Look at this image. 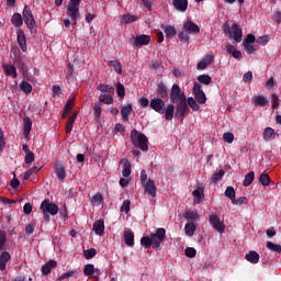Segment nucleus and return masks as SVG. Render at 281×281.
<instances>
[{
  "label": "nucleus",
  "instance_id": "nucleus-14",
  "mask_svg": "<svg viewBox=\"0 0 281 281\" xmlns=\"http://www.w3.org/2000/svg\"><path fill=\"white\" fill-rule=\"evenodd\" d=\"M16 38L20 45V49L27 52V38L25 37V32H23V29L16 30Z\"/></svg>",
  "mask_w": 281,
  "mask_h": 281
},
{
  "label": "nucleus",
  "instance_id": "nucleus-33",
  "mask_svg": "<svg viewBox=\"0 0 281 281\" xmlns=\"http://www.w3.org/2000/svg\"><path fill=\"white\" fill-rule=\"evenodd\" d=\"M133 112V105L128 104L122 108L121 115L124 122H128V115Z\"/></svg>",
  "mask_w": 281,
  "mask_h": 281
},
{
  "label": "nucleus",
  "instance_id": "nucleus-10",
  "mask_svg": "<svg viewBox=\"0 0 281 281\" xmlns=\"http://www.w3.org/2000/svg\"><path fill=\"white\" fill-rule=\"evenodd\" d=\"M209 221L216 232H218L220 234H223V232H225V223L221 222L218 215L212 214Z\"/></svg>",
  "mask_w": 281,
  "mask_h": 281
},
{
  "label": "nucleus",
  "instance_id": "nucleus-8",
  "mask_svg": "<svg viewBox=\"0 0 281 281\" xmlns=\"http://www.w3.org/2000/svg\"><path fill=\"white\" fill-rule=\"evenodd\" d=\"M149 106L156 111V113H160L161 115H164V111H166V102L159 98L151 99Z\"/></svg>",
  "mask_w": 281,
  "mask_h": 281
},
{
  "label": "nucleus",
  "instance_id": "nucleus-1",
  "mask_svg": "<svg viewBox=\"0 0 281 281\" xmlns=\"http://www.w3.org/2000/svg\"><path fill=\"white\" fill-rule=\"evenodd\" d=\"M131 140L135 148H139L144 153L148 151V137H146L143 133H139L137 130H133L131 132Z\"/></svg>",
  "mask_w": 281,
  "mask_h": 281
},
{
  "label": "nucleus",
  "instance_id": "nucleus-58",
  "mask_svg": "<svg viewBox=\"0 0 281 281\" xmlns=\"http://www.w3.org/2000/svg\"><path fill=\"white\" fill-rule=\"evenodd\" d=\"M103 200L104 199L102 198V193H97L91 199L92 203H94L95 205H102Z\"/></svg>",
  "mask_w": 281,
  "mask_h": 281
},
{
  "label": "nucleus",
  "instance_id": "nucleus-34",
  "mask_svg": "<svg viewBox=\"0 0 281 281\" xmlns=\"http://www.w3.org/2000/svg\"><path fill=\"white\" fill-rule=\"evenodd\" d=\"M95 271H98V269H95L93 263H88L83 268V276H86L87 278H91V276H93Z\"/></svg>",
  "mask_w": 281,
  "mask_h": 281
},
{
  "label": "nucleus",
  "instance_id": "nucleus-51",
  "mask_svg": "<svg viewBox=\"0 0 281 281\" xmlns=\"http://www.w3.org/2000/svg\"><path fill=\"white\" fill-rule=\"evenodd\" d=\"M267 249H270V251H276V254H281V246L273 244L272 241L267 243Z\"/></svg>",
  "mask_w": 281,
  "mask_h": 281
},
{
  "label": "nucleus",
  "instance_id": "nucleus-18",
  "mask_svg": "<svg viewBox=\"0 0 281 281\" xmlns=\"http://www.w3.org/2000/svg\"><path fill=\"white\" fill-rule=\"evenodd\" d=\"M57 265L58 262L55 260H49L46 262L41 269L43 276H49V273H52V269H56Z\"/></svg>",
  "mask_w": 281,
  "mask_h": 281
},
{
  "label": "nucleus",
  "instance_id": "nucleus-12",
  "mask_svg": "<svg viewBox=\"0 0 281 281\" xmlns=\"http://www.w3.org/2000/svg\"><path fill=\"white\" fill-rule=\"evenodd\" d=\"M184 99H186V94H183L181 92V88L179 87V85L175 83L171 87L170 100L172 102H179V101L184 100Z\"/></svg>",
  "mask_w": 281,
  "mask_h": 281
},
{
  "label": "nucleus",
  "instance_id": "nucleus-52",
  "mask_svg": "<svg viewBox=\"0 0 281 281\" xmlns=\"http://www.w3.org/2000/svg\"><path fill=\"white\" fill-rule=\"evenodd\" d=\"M261 186H269L271 183V178L267 173H261L259 177Z\"/></svg>",
  "mask_w": 281,
  "mask_h": 281
},
{
  "label": "nucleus",
  "instance_id": "nucleus-29",
  "mask_svg": "<svg viewBox=\"0 0 281 281\" xmlns=\"http://www.w3.org/2000/svg\"><path fill=\"white\" fill-rule=\"evenodd\" d=\"M164 113H165V119L168 122H171L172 117H175V105L168 104L167 108L165 109Z\"/></svg>",
  "mask_w": 281,
  "mask_h": 281
},
{
  "label": "nucleus",
  "instance_id": "nucleus-35",
  "mask_svg": "<svg viewBox=\"0 0 281 281\" xmlns=\"http://www.w3.org/2000/svg\"><path fill=\"white\" fill-rule=\"evenodd\" d=\"M120 19L121 23H125L126 25H128V23H135V21H137V16L133 14H124L121 15Z\"/></svg>",
  "mask_w": 281,
  "mask_h": 281
},
{
  "label": "nucleus",
  "instance_id": "nucleus-36",
  "mask_svg": "<svg viewBox=\"0 0 281 281\" xmlns=\"http://www.w3.org/2000/svg\"><path fill=\"white\" fill-rule=\"evenodd\" d=\"M223 177H225V170L222 169L211 177L210 183H218V181L223 180Z\"/></svg>",
  "mask_w": 281,
  "mask_h": 281
},
{
  "label": "nucleus",
  "instance_id": "nucleus-23",
  "mask_svg": "<svg viewBox=\"0 0 281 281\" xmlns=\"http://www.w3.org/2000/svg\"><path fill=\"white\" fill-rule=\"evenodd\" d=\"M172 3L178 12H186L188 10V0H172Z\"/></svg>",
  "mask_w": 281,
  "mask_h": 281
},
{
  "label": "nucleus",
  "instance_id": "nucleus-62",
  "mask_svg": "<svg viewBox=\"0 0 281 281\" xmlns=\"http://www.w3.org/2000/svg\"><path fill=\"white\" fill-rule=\"evenodd\" d=\"M269 40H270L269 35H265V36L258 37L256 40V43H258V45L265 46V45H267V43H269Z\"/></svg>",
  "mask_w": 281,
  "mask_h": 281
},
{
  "label": "nucleus",
  "instance_id": "nucleus-49",
  "mask_svg": "<svg viewBox=\"0 0 281 281\" xmlns=\"http://www.w3.org/2000/svg\"><path fill=\"white\" fill-rule=\"evenodd\" d=\"M99 102H103V104H113V97L110 94H100Z\"/></svg>",
  "mask_w": 281,
  "mask_h": 281
},
{
  "label": "nucleus",
  "instance_id": "nucleus-45",
  "mask_svg": "<svg viewBox=\"0 0 281 281\" xmlns=\"http://www.w3.org/2000/svg\"><path fill=\"white\" fill-rule=\"evenodd\" d=\"M140 245L145 247V249H150L153 247V239L151 237L145 236L140 239Z\"/></svg>",
  "mask_w": 281,
  "mask_h": 281
},
{
  "label": "nucleus",
  "instance_id": "nucleus-57",
  "mask_svg": "<svg viewBox=\"0 0 281 281\" xmlns=\"http://www.w3.org/2000/svg\"><path fill=\"white\" fill-rule=\"evenodd\" d=\"M121 212H124V214H128L131 212V201L124 200L121 206Z\"/></svg>",
  "mask_w": 281,
  "mask_h": 281
},
{
  "label": "nucleus",
  "instance_id": "nucleus-26",
  "mask_svg": "<svg viewBox=\"0 0 281 281\" xmlns=\"http://www.w3.org/2000/svg\"><path fill=\"white\" fill-rule=\"evenodd\" d=\"M10 252L3 251L0 256V271H5V267L10 260Z\"/></svg>",
  "mask_w": 281,
  "mask_h": 281
},
{
  "label": "nucleus",
  "instance_id": "nucleus-17",
  "mask_svg": "<svg viewBox=\"0 0 281 281\" xmlns=\"http://www.w3.org/2000/svg\"><path fill=\"white\" fill-rule=\"evenodd\" d=\"M54 170L59 181H65V179H67V171L65 170V166L63 164L55 162Z\"/></svg>",
  "mask_w": 281,
  "mask_h": 281
},
{
  "label": "nucleus",
  "instance_id": "nucleus-56",
  "mask_svg": "<svg viewBox=\"0 0 281 281\" xmlns=\"http://www.w3.org/2000/svg\"><path fill=\"white\" fill-rule=\"evenodd\" d=\"M158 93L159 95H161L162 98H168V88L166 87V85L160 83L158 86Z\"/></svg>",
  "mask_w": 281,
  "mask_h": 281
},
{
  "label": "nucleus",
  "instance_id": "nucleus-42",
  "mask_svg": "<svg viewBox=\"0 0 281 281\" xmlns=\"http://www.w3.org/2000/svg\"><path fill=\"white\" fill-rule=\"evenodd\" d=\"M122 164H124V168L122 171L123 177H131V161L123 159Z\"/></svg>",
  "mask_w": 281,
  "mask_h": 281
},
{
  "label": "nucleus",
  "instance_id": "nucleus-3",
  "mask_svg": "<svg viewBox=\"0 0 281 281\" xmlns=\"http://www.w3.org/2000/svg\"><path fill=\"white\" fill-rule=\"evenodd\" d=\"M66 14L76 25L78 23V19H80V0H70L67 5Z\"/></svg>",
  "mask_w": 281,
  "mask_h": 281
},
{
  "label": "nucleus",
  "instance_id": "nucleus-38",
  "mask_svg": "<svg viewBox=\"0 0 281 281\" xmlns=\"http://www.w3.org/2000/svg\"><path fill=\"white\" fill-rule=\"evenodd\" d=\"M254 179H256V173H254V171L248 172L244 179V187L249 188V186L254 183Z\"/></svg>",
  "mask_w": 281,
  "mask_h": 281
},
{
  "label": "nucleus",
  "instance_id": "nucleus-44",
  "mask_svg": "<svg viewBox=\"0 0 281 281\" xmlns=\"http://www.w3.org/2000/svg\"><path fill=\"white\" fill-rule=\"evenodd\" d=\"M108 65L110 67H113L114 70L116 71V74H119V75L122 74V64L120 61H117V60H110V61H108Z\"/></svg>",
  "mask_w": 281,
  "mask_h": 281
},
{
  "label": "nucleus",
  "instance_id": "nucleus-60",
  "mask_svg": "<svg viewBox=\"0 0 281 281\" xmlns=\"http://www.w3.org/2000/svg\"><path fill=\"white\" fill-rule=\"evenodd\" d=\"M244 49L247 52V54H255L256 47H254V44L244 43Z\"/></svg>",
  "mask_w": 281,
  "mask_h": 281
},
{
  "label": "nucleus",
  "instance_id": "nucleus-59",
  "mask_svg": "<svg viewBox=\"0 0 281 281\" xmlns=\"http://www.w3.org/2000/svg\"><path fill=\"white\" fill-rule=\"evenodd\" d=\"M102 115V103L94 104V117L98 120Z\"/></svg>",
  "mask_w": 281,
  "mask_h": 281
},
{
  "label": "nucleus",
  "instance_id": "nucleus-13",
  "mask_svg": "<svg viewBox=\"0 0 281 281\" xmlns=\"http://www.w3.org/2000/svg\"><path fill=\"white\" fill-rule=\"evenodd\" d=\"M214 61V55L212 53L206 54L205 57L201 59V61L198 63L196 69L199 71H203V69H207L210 65Z\"/></svg>",
  "mask_w": 281,
  "mask_h": 281
},
{
  "label": "nucleus",
  "instance_id": "nucleus-27",
  "mask_svg": "<svg viewBox=\"0 0 281 281\" xmlns=\"http://www.w3.org/2000/svg\"><path fill=\"white\" fill-rule=\"evenodd\" d=\"M263 139L265 142H271V139H276V130L272 127H266L263 131Z\"/></svg>",
  "mask_w": 281,
  "mask_h": 281
},
{
  "label": "nucleus",
  "instance_id": "nucleus-47",
  "mask_svg": "<svg viewBox=\"0 0 281 281\" xmlns=\"http://www.w3.org/2000/svg\"><path fill=\"white\" fill-rule=\"evenodd\" d=\"M97 254H98V250H95V248H90L83 251V256L86 260H91V258H95Z\"/></svg>",
  "mask_w": 281,
  "mask_h": 281
},
{
  "label": "nucleus",
  "instance_id": "nucleus-9",
  "mask_svg": "<svg viewBox=\"0 0 281 281\" xmlns=\"http://www.w3.org/2000/svg\"><path fill=\"white\" fill-rule=\"evenodd\" d=\"M131 43L133 47H144V45H148V43H150V37L146 34L136 35L135 37L131 38Z\"/></svg>",
  "mask_w": 281,
  "mask_h": 281
},
{
  "label": "nucleus",
  "instance_id": "nucleus-39",
  "mask_svg": "<svg viewBox=\"0 0 281 281\" xmlns=\"http://www.w3.org/2000/svg\"><path fill=\"white\" fill-rule=\"evenodd\" d=\"M24 136L27 137L32 131V119L31 117H25L24 121Z\"/></svg>",
  "mask_w": 281,
  "mask_h": 281
},
{
  "label": "nucleus",
  "instance_id": "nucleus-31",
  "mask_svg": "<svg viewBox=\"0 0 281 281\" xmlns=\"http://www.w3.org/2000/svg\"><path fill=\"white\" fill-rule=\"evenodd\" d=\"M186 235L189 237L194 236V232H196V224L192 222H188L184 226Z\"/></svg>",
  "mask_w": 281,
  "mask_h": 281
},
{
  "label": "nucleus",
  "instance_id": "nucleus-64",
  "mask_svg": "<svg viewBox=\"0 0 281 281\" xmlns=\"http://www.w3.org/2000/svg\"><path fill=\"white\" fill-rule=\"evenodd\" d=\"M24 161L27 166H32V162L34 161V153L31 151L26 154Z\"/></svg>",
  "mask_w": 281,
  "mask_h": 281
},
{
  "label": "nucleus",
  "instance_id": "nucleus-30",
  "mask_svg": "<svg viewBox=\"0 0 281 281\" xmlns=\"http://www.w3.org/2000/svg\"><path fill=\"white\" fill-rule=\"evenodd\" d=\"M184 218H187L188 223H196L199 221V213L195 211H188L184 213Z\"/></svg>",
  "mask_w": 281,
  "mask_h": 281
},
{
  "label": "nucleus",
  "instance_id": "nucleus-32",
  "mask_svg": "<svg viewBox=\"0 0 281 281\" xmlns=\"http://www.w3.org/2000/svg\"><path fill=\"white\" fill-rule=\"evenodd\" d=\"M164 32L166 34V38H175V36H177V29L172 25L165 26Z\"/></svg>",
  "mask_w": 281,
  "mask_h": 281
},
{
  "label": "nucleus",
  "instance_id": "nucleus-25",
  "mask_svg": "<svg viewBox=\"0 0 281 281\" xmlns=\"http://www.w3.org/2000/svg\"><path fill=\"white\" fill-rule=\"evenodd\" d=\"M11 23L12 25H14V27H19V30H21V27L23 26V15H21L20 13H14L11 16Z\"/></svg>",
  "mask_w": 281,
  "mask_h": 281
},
{
  "label": "nucleus",
  "instance_id": "nucleus-55",
  "mask_svg": "<svg viewBox=\"0 0 281 281\" xmlns=\"http://www.w3.org/2000/svg\"><path fill=\"white\" fill-rule=\"evenodd\" d=\"M116 92H117L119 98H124V95H126V90L124 88V85L117 82L116 83Z\"/></svg>",
  "mask_w": 281,
  "mask_h": 281
},
{
  "label": "nucleus",
  "instance_id": "nucleus-4",
  "mask_svg": "<svg viewBox=\"0 0 281 281\" xmlns=\"http://www.w3.org/2000/svg\"><path fill=\"white\" fill-rule=\"evenodd\" d=\"M224 32L227 38H234L235 43H240V41H243V29H240L238 24L227 26Z\"/></svg>",
  "mask_w": 281,
  "mask_h": 281
},
{
  "label": "nucleus",
  "instance_id": "nucleus-37",
  "mask_svg": "<svg viewBox=\"0 0 281 281\" xmlns=\"http://www.w3.org/2000/svg\"><path fill=\"white\" fill-rule=\"evenodd\" d=\"M76 117H78L77 113H74L71 116H69L66 124V133H71V131L74 130V123L76 122Z\"/></svg>",
  "mask_w": 281,
  "mask_h": 281
},
{
  "label": "nucleus",
  "instance_id": "nucleus-16",
  "mask_svg": "<svg viewBox=\"0 0 281 281\" xmlns=\"http://www.w3.org/2000/svg\"><path fill=\"white\" fill-rule=\"evenodd\" d=\"M143 188L145 193L149 196H157V187L155 186V181H153V179L147 180V182L143 184Z\"/></svg>",
  "mask_w": 281,
  "mask_h": 281
},
{
  "label": "nucleus",
  "instance_id": "nucleus-11",
  "mask_svg": "<svg viewBox=\"0 0 281 281\" xmlns=\"http://www.w3.org/2000/svg\"><path fill=\"white\" fill-rule=\"evenodd\" d=\"M176 117H183L188 113V99L176 101Z\"/></svg>",
  "mask_w": 281,
  "mask_h": 281
},
{
  "label": "nucleus",
  "instance_id": "nucleus-53",
  "mask_svg": "<svg viewBox=\"0 0 281 281\" xmlns=\"http://www.w3.org/2000/svg\"><path fill=\"white\" fill-rule=\"evenodd\" d=\"M247 203H249V201L247 200V198H245V196H240V198H238V199H234L233 201H232V204L233 205H247Z\"/></svg>",
  "mask_w": 281,
  "mask_h": 281
},
{
  "label": "nucleus",
  "instance_id": "nucleus-41",
  "mask_svg": "<svg viewBox=\"0 0 281 281\" xmlns=\"http://www.w3.org/2000/svg\"><path fill=\"white\" fill-rule=\"evenodd\" d=\"M20 89L21 91H23V93H25L26 95H30V93H32V85H30V82L27 81H22L20 83Z\"/></svg>",
  "mask_w": 281,
  "mask_h": 281
},
{
  "label": "nucleus",
  "instance_id": "nucleus-19",
  "mask_svg": "<svg viewBox=\"0 0 281 281\" xmlns=\"http://www.w3.org/2000/svg\"><path fill=\"white\" fill-rule=\"evenodd\" d=\"M2 69L5 76H10L11 78H16L18 74H16V67L14 65L3 64Z\"/></svg>",
  "mask_w": 281,
  "mask_h": 281
},
{
  "label": "nucleus",
  "instance_id": "nucleus-54",
  "mask_svg": "<svg viewBox=\"0 0 281 281\" xmlns=\"http://www.w3.org/2000/svg\"><path fill=\"white\" fill-rule=\"evenodd\" d=\"M223 139L226 144H233L234 143V133H232V132L224 133Z\"/></svg>",
  "mask_w": 281,
  "mask_h": 281
},
{
  "label": "nucleus",
  "instance_id": "nucleus-48",
  "mask_svg": "<svg viewBox=\"0 0 281 281\" xmlns=\"http://www.w3.org/2000/svg\"><path fill=\"white\" fill-rule=\"evenodd\" d=\"M224 194L231 201L236 199V190H234V187H227Z\"/></svg>",
  "mask_w": 281,
  "mask_h": 281
},
{
  "label": "nucleus",
  "instance_id": "nucleus-24",
  "mask_svg": "<svg viewBox=\"0 0 281 281\" xmlns=\"http://www.w3.org/2000/svg\"><path fill=\"white\" fill-rule=\"evenodd\" d=\"M203 192H205V189L203 187H198L195 190H193L192 194L194 196L193 201L199 205L201 203V199H203Z\"/></svg>",
  "mask_w": 281,
  "mask_h": 281
},
{
  "label": "nucleus",
  "instance_id": "nucleus-6",
  "mask_svg": "<svg viewBox=\"0 0 281 281\" xmlns=\"http://www.w3.org/2000/svg\"><path fill=\"white\" fill-rule=\"evenodd\" d=\"M150 238L153 249H159V247H161V243L166 240V231L164 228H158L155 234H151Z\"/></svg>",
  "mask_w": 281,
  "mask_h": 281
},
{
  "label": "nucleus",
  "instance_id": "nucleus-5",
  "mask_svg": "<svg viewBox=\"0 0 281 281\" xmlns=\"http://www.w3.org/2000/svg\"><path fill=\"white\" fill-rule=\"evenodd\" d=\"M23 21L29 27V30L36 29V20L34 19V14L32 13V9L29 5H25L22 12Z\"/></svg>",
  "mask_w": 281,
  "mask_h": 281
},
{
  "label": "nucleus",
  "instance_id": "nucleus-7",
  "mask_svg": "<svg viewBox=\"0 0 281 281\" xmlns=\"http://www.w3.org/2000/svg\"><path fill=\"white\" fill-rule=\"evenodd\" d=\"M193 94H194L195 101L199 102V104H205V102H207V98L205 97V92H203V88L201 87V83L199 82L193 83Z\"/></svg>",
  "mask_w": 281,
  "mask_h": 281
},
{
  "label": "nucleus",
  "instance_id": "nucleus-50",
  "mask_svg": "<svg viewBox=\"0 0 281 281\" xmlns=\"http://www.w3.org/2000/svg\"><path fill=\"white\" fill-rule=\"evenodd\" d=\"M187 102H188L190 109H192V111H199V109H201L199 103H196V100H194V98H192V97H189Z\"/></svg>",
  "mask_w": 281,
  "mask_h": 281
},
{
  "label": "nucleus",
  "instance_id": "nucleus-21",
  "mask_svg": "<svg viewBox=\"0 0 281 281\" xmlns=\"http://www.w3.org/2000/svg\"><path fill=\"white\" fill-rule=\"evenodd\" d=\"M93 232L97 236H104V220H98L94 222Z\"/></svg>",
  "mask_w": 281,
  "mask_h": 281
},
{
  "label": "nucleus",
  "instance_id": "nucleus-20",
  "mask_svg": "<svg viewBox=\"0 0 281 281\" xmlns=\"http://www.w3.org/2000/svg\"><path fill=\"white\" fill-rule=\"evenodd\" d=\"M245 259L248 262H251V265H258V262H260V255L256 252V250H250L248 254H246Z\"/></svg>",
  "mask_w": 281,
  "mask_h": 281
},
{
  "label": "nucleus",
  "instance_id": "nucleus-43",
  "mask_svg": "<svg viewBox=\"0 0 281 281\" xmlns=\"http://www.w3.org/2000/svg\"><path fill=\"white\" fill-rule=\"evenodd\" d=\"M74 104H75V98L71 97L65 105V110H64L65 112L63 114V117H67V113H69V111L74 109Z\"/></svg>",
  "mask_w": 281,
  "mask_h": 281
},
{
  "label": "nucleus",
  "instance_id": "nucleus-63",
  "mask_svg": "<svg viewBox=\"0 0 281 281\" xmlns=\"http://www.w3.org/2000/svg\"><path fill=\"white\" fill-rule=\"evenodd\" d=\"M271 104L272 109H278V106H280V98H278L277 94H272Z\"/></svg>",
  "mask_w": 281,
  "mask_h": 281
},
{
  "label": "nucleus",
  "instance_id": "nucleus-46",
  "mask_svg": "<svg viewBox=\"0 0 281 281\" xmlns=\"http://www.w3.org/2000/svg\"><path fill=\"white\" fill-rule=\"evenodd\" d=\"M198 81L201 82V85H212V77H210V75H200Z\"/></svg>",
  "mask_w": 281,
  "mask_h": 281
},
{
  "label": "nucleus",
  "instance_id": "nucleus-22",
  "mask_svg": "<svg viewBox=\"0 0 281 281\" xmlns=\"http://www.w3.org/2000/svg\"><path fill=\"white\" fill-rule=\"evenodd\" d=\"M124 243L128 247H133L135 245V235L133 234V231L127 229L124 232Z\"/></svg>",
  "mask_w": 281,
  "mask_h": 281
},
{
  "label": "nucleus",
  "instance_id": "nucleus-61",
  "mask_svg": "<svg viewBox=\"0 0 281 281\" xmlns=\"http://www.w3.org/2000/svg\"><path fill=\"white\" fill-rule=\"evenodd\" d=\"M184 254L188 258H194L196 256V249L189 247L184 250Z\"/></svg>",
  "mask_w": 281,
  "mask_h": 281
},
{
  "label": "nucleus",
  "instance_id": "nucleus-40",
  "mask_svg": "<svg viewBox=\"0 0 281 281\" xmlns=\"http://www.w3.org/2000/svg\"><path fill=\"white\" fill-rule=\"evenodd\" d=\"M98 91H101V93H113L115 91V88L109 85L100 83L98 86Z\"/></svg>",
  "mask_w": 281,
  "mask_h": 281
},
{
  "label": "nucleus",
  "instance_id": "nucleus-2",
  "mask_svg": "<svg viewBox=\"0 0 281 281\" xmlns=\"http://www.w3.org/2000/svg\"><path fill=\"white\" fill-rule=\"evenodd\" d=\"M40 210L43 212L44 221H49V214L50 216H56V214H58V206L55 203H52L49 199H46L41 203Z\"/></svg>",
  "mask_w": 281,
  "mask_h": 281
},
{
  "label": "nucleus",
  "instance_id": "nucleus-15",
  "mask_svg": "<svg viewBox=\"0 0 281 281\" xmlns=\"http://www.w3.org/2000/svg\"><path fill=\"white\" fill-rule=\"evenodd\" d=\"M182 32H186L187 34H199V32H201V29L194 22L189 20L182 26Z\"/></svg>",
  "mask_w": 281,
  "mask_h": 281
},
{
  "label": "nucleus",
  "instance_id": "nucleus-28",
  "mask_svg": "<svg viewBox=\"0 0 281 281\" xmlns=\"http://www.w3.org/2000/svg\"><path fill=\"white\" fill-rule=\"evenodd\" d=\"M267 102L269 101L262 95L252 97V103L255 106H267Z\"/></svg>",
  "mask_w": 281,
  "mask_h": 281
}]
</instances>
